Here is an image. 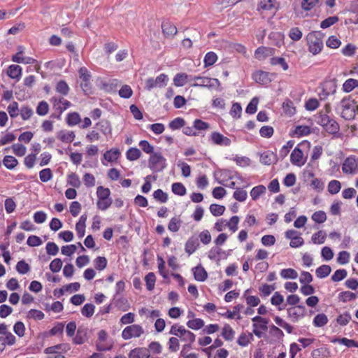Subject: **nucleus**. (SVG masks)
<instances>
[{
  "label": "nucleus",
  "instance_id": "8fccbe9b",
  "mask_svg": "<svg viewBox=\"0 0 358 358\" xmlns=\"http://www.w3.org/2000/svg\"><path fill=\"white\" fill-rule=\"evenodd\" d=\"M180 224L181 220L178 217H174L170 220L168 224V229L172 232H177L180 227Z\"/></svg>",
  "mask_w": 358,
  "mask_h": 358
},
{
  "label": "nucleus",
  "instance_id": "6e6552de",
  "mask_svg": "<svg viewBox=\"0 0 358 358\" xmlns=\"http://www.w3.org/2000/svg\"><path fill=\"white\" fill-rule=\"evenodd\" d=\"M168 81L167 76L162 73L158 76L155 79L149 78L146 80L145 86L148 90H151L156 87H163L166 85Z\"/></svg>",
  "mask_w": 358,
  "mask_h": 358
},
{
  "label": "nucleus",
  "instance_id": "a18cd8bd",
  "mask_svg": "<svg viewBox=\"0 0 358 358\" xmlns=\"http://www.w3.org/2000/svg\"><path fill=\"white\" fill-rule=\"evenodd\" d=\"M187 326L194 330H198L204 326V322L200 318L189 320L187 322Z\"/></svg>",
  "mask_w": 358,
  "mask_h": 358
},
{
  "label": "nucleus",
  "instance_id": "680f3d73",
  "mask_svg": "<svg viewBox=\"0 0 358 358\" xmlns=\"http://www.w3.org/2000/svg\"><path fill=\"white\" fill-rule=\"evenodd\" d=\"M56 91L62 95H67L69 92V85L65 81L60 80L56 85Z\"/></svg>",
  "mask_w": 358,
  "mask_h": 358
},
{
  "label": "nucleus",
  "instance_id": "aec40b11",
  "mask_svg": "<svg viewBox=\"0 0 358 358\" xmlns=\"http://www.w3.org/2000/svg\"><path fill=\"white\" fill-rule=\"evenodd\" d=\"M87 329L79 328L76 335L73 338V342L76 345H81L87 341Z\"/></svg>",
  "mask_w": 358,
  "mask_h": 358
},
{
  "label": "nucleus",
  "instance_id": "f257e3e1",
  "mask_svg": "<svg viewBox=\"0 0 358 358\" xmlns=\"http://www.w3.org/2000/svg\"><path fill=\"white\" fill-rule=\"evenodd\" d=\"M307 44L308 50L313 55L319 54L323 48L322 34L320 31L310 32L307 36Z\"/></svg>",
  "mask_w": 358,
  "mask_h": 358
},
{
  "label": "nucleus",
  "instance_id": "423d86ee",
  "mask_svg": "<svg viewBox=\"0 0 358 358\" xmlns=\"http://www.w3.org/2000/svg\"><path fill=\"white\" fill-rule=\"evenodd\" d=\"M342 171L345 174L356 175L358 173V158L354 155L348 157L342 164Z\"/></svg>",
  "mask_w": 358,
  "mask_h": 358
},
{
  "label": "nucleus",
  "instance_id": "6e6d98bb",
  "mask_svg": "<svg viewBox=\"0 0 358 358\" xmlns=\"http://www.w3.org/2000/svg\"><path fill=\"white\" fill-rule=\"evenodd\" d=\"M139 146L141 148L143 151L150 155L155 152L154 147L147 141L143 140L139 143Z\"/></svg>",
  "mask_w": 358,
  "mask_h": 358
},
{
  "label": "nucleus",
  "instance_id": "bb28decb",
  "mask_svg": "<svg viewBox=\"0 0 358 358\" xmlns=\"http://www.w3.org/2000/svg\"><path fill=\"white\" fill-rule=\"evenodd\" d=\"M331 272V268L329 265H322L315 271L316 276L319 278H324L327 277Z\"/></svg>",
  "mask_w": 358,
  "mask_h": 358
},
{
  "label": "nucleus",
  "instance_id": "e433bc0d",
  "mask_svg": "<svg viewBox=\"0 0 358 358\" xmlns=\"http://www.w3.org/2000/svg\"><path fill=\"white\" fill-rule=\"evenodd\" d=\"M240 218L238 216H232L229 221L226 220L227 227L231 232L234 233L238 230V224Z\"/></svg>",
  "mask_w": 358,
  "mask_h": 358
},
{
  "label": "nucleus",
  "instance_id": "de8ad7c7",
  "mask_svg": "<svg viewBox=\"0 0 358 358\" xmlns=\"http://www.w3.org/2000/svg\"><path fill=\"white\" fill-rule=\"evenodd\" d=\"M320 0H302L301 6L305 11L311 10L319 3Z\"/></svg>",
  "mask_w": 358,
  "mask_h": 358
},
{
  "label": "nucleus",
  "instance_id": "4c0bfd02",
  "mask_svg": "<svg viewBox=\"0 0 358 358\" xmlns=\"http://www.w3.org/2000/svg\"><path fill=\"white\" fill-rule=\"evenodd\" d=\"M280 276L284 279H296L298 277V273L293 268H285L281 270Z\"/></svg>",
  "mask_w": 358,
  "mask_h": 358
},
{
  "label": "nucleus",
  "instance_id": "c03bdc74",
  "mask_svg": "<svg viewBox=\"0 0 358 358\" xmlns=\"http://www.w3.org/2000/svg\"><path fill=\"white\" fill-rule=\"evenodd\" d=\"M327 234L324 231H319L313 234L311 240L315 244H322L326 239Z\"/></svg>",
  "mask_w": 358,
  "mask_h": 358
},
{
  "label": "nucleus",
  "instance_id": "ddd939ff",
  "mask_svg": "<svg viewBox=\"0 0 358 358\" xmlns=\"http://www.w3.org/2000/svg\"><path fill=\"white\" fill-rule=\"evenodd\" d=\"M13 62L16 63H22V64H34L36 60L30 57H24L23 56V48L19 47L18 52L13 56L12 58Z\"/></svg>",
  "mask_w": 358,
  "mask_h": 358
},
{
  "label": "nucleus",
  "instance_id": "cd10ccee",
  "mask_svg": "<svg viewBox=\"0 0 358 358\" xmlns=\"http://www.w3.org/2000/svg\"><path fill=\"white\" fill-rule=\"evenodd\" d=\"M22 74V68L19 65H10L8 70V75L11 78L17 79L20 78Z\"/></svg>",
  "mask_w": 358,
  "mask_h": 358
},
{
  "label": "nucleus",
  "instance_id": "f3484780",
  "mask_svg": "<svg viewBox=\"0 0 358 358\" xmlns=\"http://www.w3.org/2000/svg\"><path fill=\"white\" fill-rule=\"evenodd\" d=\"M69 350V347L66 343L57 344L54 346L48 347L44 350L45 354H60L61 352H66Z\"/></svg>",
  "mask_w": 358,
  "mask_h": 358
},
{
  "label": "nucleus",
  "instance_id": "c85d7f7f",
  "mask_svg": "<svg viewBox=\"0 0 358 358\" xmlns=\"http://www.w3.org/2000/svg\"><path fill=\"white\" fill-rule=\"evenodd\" d=\"M275 0H262L259 2L257 10H271L275 8Z\"/></svg>",
  "mask_w": 358,
  "mask_h": 358
},
{
  "label": "nucleus",
  "instance_id": "7c9ffc66",
  "mask_svg": "<svg viewBox=\"0 0 358 358\" xmlns=\"http://www.w3.org/2000/svg\"><path fill=\"white\" fill-rule=\"evenodd\" d=\"M187 331V330L183 326L175 324L171 327L169 334L182 339L185 334L184 332H186Z\"/></svg>",
  "mask_w": 358,
  "mask_h": 358
},
{
  "label": "nucleus",
  "instance_id": "c756f323",
  "mask_svg": "<svg viewBox=\"0 0 358 358\" xmlns=\"http://www.w3.org/2000/svg\"><path fill=\"white\" fill-rule=\"evenodd\" d=\"M189 78H190V76L186 73H177L173 78V83L177 87L184 86Z\"/></svg>",
  "mask_w": 358,
  "mask_h": 358
},
{
  "label": "nucleus",
  "instance_id": "5701e85b",
  "mask_svg": "<svg viewBox=\"0 0 358 358\" xmlns=\"http://www.w3.org/2000/svg\"><path fill=\"white\" fill-rule=\"evenodd\" d=\"M117 85V80H113L109 82L102 81L100 83V89L108 93L113 92L116 90Z\"/></svg>",
  "mask_w": 358,
  "mask_h": 358
},
{
  "label": "nucleus",
  "instance_id": "b1692460",
  "mask_svg": "<svg viewBox=\"0 0 358 358\" xmlns=\"http://www.w3.org/2000/svg\"><path fill=\"white\" fill-rule=\"evenodd\" d=\"M199 243L196 238H190L185 243V252L189 255H192L195 252Z\"/></svg>",
  "mask_w": 358,
  "mask_h": 358
},
{
  "label": "nucleus",
  "instance_id": "a878e982",
  "mask_svg": "<svg viewBox=\"0 0 358 358\" xmlns=\"http://www.w3.org/2000/svg\"><path fill=\"white\" fill-rule=\"evenodd\" d=\"M162 28L163 33L166 36H174L178 32L176 27L169 22H164Z\"/></svg>",
  "mask_w": 358,
  "mask_h": 358
},
{
  "label": "nucleus",
  "instance_id": "c9c22d12",
  "mask_svg": "<svg viewBox=\"0 0 358 358\" xmlns=\"http://www.w3.org/2000/svg\"><path fill=\"white\" fill-rule=\"evenodd\" d=\"M7 110L10 117H17L20 112V109H19L17 102L13 101L12 103H10L7 108Z\"/></svg>",
  "mask_w": 358,
  "mask_h": 358
},
{
  "label": "nucleus",
  "instance_id": "72a5a7b5",
  "mask_svg": "<svg viewBox=\"0 0 358 358\" xmlns=\"http://www.w3.org/2000/svg\"><path fill=\"white\" fill-rule=\"evenodd\" d=\"M333 343H338L344 345L348 348L356 347L358 348V341L348 339L347 338H337L332 341Z\"/></svg>",
  "mask_w": 358,
  "mask_h": 358
},
{
  "label": "nucleus",
  "instance_id": "f704fd0d",
  "mask_svg": "<svg viewBox=\"0 0 358 358\" xmlns=\"http://www.w3.org/2000/svg\"><path fill=\"white\" fill-rule=\"evenodd\" d=\"M266 192V187L262 185H258L253 187L250 192V196L252 200H257L261 195Z\"/></svg>",
  "mask_w": 358,
  "mask_h": 358
},
{
  "label": "nucleus",
  "instance_id": "09e8293b",
  "mask_svg": "<svg viewBox=\"0 0 358 358\" xmlns=\"http://www.w3.org/2000/svg\"><path fill=\"white\" fill-rule=\"evenodd\" d=\"M48 103L45 101H40L36 107V113L40 116H44L48 114Z\"/></svg>",
  "mask_w": 358,
  "mask_h": 358
},
{
  "label": "nucleus",
  "instance_id": "37998d69",
  "mask_svg": "<svg viewBox=\"0 0 358 358\" xmlns=\"http://www.w3.org/2000/svg\"><path fill=\"white\" fill-rule=\"evenodd\" d=\"M312 220L318 224L324 223L327 220L326 213L323 210H318L315 212L311 217Z\"/></svg>",
  "mask_w": 358,
  "mask_h": 358
},
{
  "label": "nucleus",
  "instance_id": "393cba45",
  "mask_svg": "<svg viewBox=\"0 0 358 358\" xmlns=\"http://www.w3.org/2000/svg\"><path fill=\"white\" fill-rule=\"evenodd\" d=\"M76 137L73 131H60L57 134V138L64 143H71Z\"/></svg>",
  "mask_w": 358,
  "mask_h": 358
},
{
  "label": "nucleus",
  "instance_id": "7ed1b4c3",
  "mask_svg": "<svg viewBox=\"0 0 358 358\" xmlns=\"http://www.w3.org/2000/svg\"><path fill=\"white\" fill-rule=\"evenodd\" d=\"M189 81H194L191 86L194 87H207L208 89H217L219 90L220 83L217 78H210L208 77L201 76H190Z\"/></svg>",
  "mask_w": 358,
  "mask_h": 358
},
{
  "label": "nucleus",
  "instance_id": "13d9d810",
  "mask_svg": "<svg viewBox=\"0 0 358 358\" xmlns=\"http://www.w3.org/2000/svg\"><path fill=\"white\" fill-rule=\"evenodd\" d=\"M112 204V199H99L97 201L96 206L97 208L101 210H107Z\"/></svg>",
  "mask_w": 358,
  "mask_h": 358
},
{
  "label": "nucleus",
  "instance_id": "412c9836",
  "mask_svg": "<svg viewBox=\"0 0 358 358\" xmlns=\"http://www.w3.org/2000/svg\"><path fill=\"white\" fill-rule=\"evenodd\" d=\"M120 155V152L117 148H112L106 151L103 154V158L108 162H115Z\"/></svg>",
  "mask_w": 358,
  "mask_h": 358
},
{
  "label": "nucleus",
  "instance_id": "4be33fe9",
  "mask_svg": "<svg viewBox=\"0 0 358 358\" xmlns=\"http://www.w3.org/2000/svg\"><path fill=\"white\" fill-rule=\"evenodd\" d=\"M194 276L196 280L203 282L207 277L208 274L206 270L201 266H196L193 268Z\"/></svg>",
  "mask_w": 358,
  "mask_h": 358
},
{
  "label": "nucleus",
  "instance_id": "4468645a",
  "mask_svg": "<svg viewBox=\"0 0 358 358\" xmlns=\"http://www.w3.org/2000/svg\"><path fill=\"white\" fill-rule=\"evenodd\" d=\"M277 161V155L270 150L263 152L260 156V162L264 165H271L276 163Z\"/></svg>",
  "mask_w": 358,
  "mask_h": 358
},
{
  "label": "nucleus",
  "instance_id": "864d4df0",
  "mask_svg": "<svg viewBox=\"0 0 358 358\" xmlns=\"http://www.w3.org/2000/svg\"><path fill=\"white\" fill-rule=\"evenodd\" d=\"M80 122V117L78 113H71L67 115L66 122L69 126H74Z\"/></svg>",
  "mask_w": 358,
  "mask_h": 358
},
{
  "label": "nucleus",
  "instance_id": "774afa93",
  "mask_svg": "<svg viewBox=\"0 0 358 358\" xmlns=\"http://www.w3.org/2000/svg\"><path fill=\"white\" fill-rule=\"evenodd\" d=\"M16 270L20 274H25L30 271L29 265L24 260L17 262Z\"/></svg>",
  "mask_w": 358,
  "mask_h": 358
},
{
  "label": "nucleus",
  "instance_id": "ea45409f",
  "mask_svg": "<svg viewBox=\"0 0 358 358\" xmlns=\"http://www.w3.org/2000/svg\"><path fill=\"white\" fill-rule=\"evenodd\" d=\"M341 188L340 181L337 180H331L328 184V191L331 194H336L338 193Z\"/></svg>",
  "mask_w": 358,
  "mask_h": 358
},
{
  "label": "nucleus",
  "instance_id": "a211bd4d",
  "mask_svg": "<svg viewBox=\"0 0 358 358\" xmlns=\"http://www.w3.org/2000/svg\"><path fill=\"white\" fill-rule=\"evenodd\" d=\"M252 78L255 81L261 85L267 84L271 81L268 78V73L262 71H258L253 73Z\"/></svg>",
  "mask_w": 358,
  "mask_h": 358
},
{
  "label": "nucleus",
  "instance_id": "20e7f679",
  "mask_svg": "<svg viewBox=\"0 0 358 358\" xmlns=\"http://www.w3.org/2000/svg\"><path fill=\"white\" fill-rule=\"evenodd\" d=\"M317 123L331 134H335L339 130L338 124L327 114L320 113L317 117Z\"/></svg>",
  "mask_w": 358,
  "mask_h": 358
},
{
  "label": "nucleus",
  "instance_id": "f03ea898",
  "mask_svg": "<svg viewBox=\"0 0 358 358\" xmlns=\"http://www.w3.org/2000/svg\"><path fill=\"white\" fill-rule=\"evenodd\" d=\"M167 166L166 159L159 150H156L148 159V167L153 172H161Z\"/></svg>",
  "mask_w": 358,
  "mask_h": 358
},
{
  "label": "nucleus",
  "instance_id": "1a4fd4ad",
  "mask_svg": "<svg viewBox=\"0 0 358 358\" xmlns=\"http://www.w3.org/2000/svg\"><path fill=\"white\" fill-rule=\"evenodd\" d=\"M306 308L304 306H296L287 308L288 317L292 322H296L300 317L304 315Z\"/></svg>",
  "mask_w": 358,
  "mask_h": 358
},
{
  "label": "nucleus",
  "instance_id": "79ce46f5",
  "mask_svg": "<svg viewBox=\"0 0 358 358\" xmlns=\"http://www.w3.org/2000/svg\"><path fill=\"white\" fill-rule=\"evenodd\" d=\"M145 281L146 284V287L148 290L151 291L154 289L156 277L154 273L150 272L145 277Z\"/></svg>",
  "mask_w": 358,
  "mask_h": 358
},
{
  "label": "nucleus",
  "instance_id": "603ef678",
  "mask_svg": "<svg viewBox=\"0 0 358 358\" xmlns=\"http://www.w3.org/2000/svg\"><path fill=\"white\" fill-rule=\"evenodd\" d=\"M234 198L240 201H245L248 196V193L245 190L242 188H236L233 194Z\"/></svg>",
  "mask_w": 358,
  "mask_h": 358
},
{
  "label": "nucleus",
  "instance_id": "e2e57ef3",
  "mask_svg": "<svg viewBox=\"0 0 358 358\" xmlns=\"http://www.w3.org/2000/svg\"><path fill=\"white\" fill-rule=\"evenodd\" d=\"M95 306L92 303H86L81 310V313L86 317H91L94 313Z\"/></svg>",
  "mask_w": 358,
  "mask_h": 358
},
{
  "label": "nucleus",
  "instance_id": "dca6fc26",
  "mask_svg": "<svg viewBox=\"0 0 358 358\" xmlns=\"http://www.w3.org/2000/svg\"><path fill=\"white\" fill-rule=\"evenodd\" d=\"M149 350L145 348H136L129 353V358H149Z\"/></svg>",
  "mask_w": 358,
  "mask_h": 358
},
{
  "label": "nucleus",
  "instance_id": "2f4dec72",
  "mask_svg": "<svg viewBox=\"0 0 358 358\" xmlns=\"http://www.w3.org/2000/svg\"><path fill=\"white\" fill-rule=\"evenodd\" d=\"M358 87V80L349 78L343 85V90L344 92L348 93L352 91L355 88Z\"/></svg>",
  "mask_w": 358,
  "mask_h": 358
},
{
  "label": "nucleus",
  "instance_id": "9d476101",
  "mask_svg": "<svg viewBox=\"0 0 358 358\" xmlns=\"http://www.w3.org/2000/svg\"><path fill=\"white\" fill-rule=\"evenodd\" d=\"M211 142L220 146H229L231 145V140L219 132H213L210 135Z\"/></svg>",
  "mask_w": 358,
  "mask_h": 358
},
{
  "label": "nucleus",
  "instance_id": "473e14b6",
  "mask_svg": "<svg viewBox=\"0 0 358 358\" xmlns=\"http://www.w3.org/2000/svg\"><path fill=\"white\" fill-rule=\"evenodd\" d=\"M141 156V152L136 148H131L126 152L127 159L129 161H135Z\"/></svg>",
  "mask_w": 358,
  "mask_h": 358
},
{
  "label": "nucleus",
  "instance_id": "052dcab7",
  "mask_svg": "<svg viewBox=\"0 0 358 358\" xmlns=\"http://www.w3.org/2000/svg\"><path fill=\"white\" fill-rule=\"evenodd\" d=\"M133 94V90L128 85H123L119 90V95L124 99H129Z\"/></svg>",
  "mask_w": 358,
  "mask_h": 358
},
{
  "label": "nucleus",
  "instance_id": "0eeeda50",
  "mask_svg": "<svg viewBox=\"0 0 358 358\" xmlns=\"http://www.w3.org/2000/svg\"><path fill=\"white\" fill-rule=\"evenodd\" d=\"M144 334L143 328L139 324H132L125 327L122 332V337L124 340L132 338H139Z\"/></svg>",
  "mask_w": 358,
  "mask_h": 358
},
{
  "label": "nucleus",
  "instance_id": "69168bd1",
  "mask_svg": "<svg viewBox=\"0 0 358 358\" xmlns=\"http://www.w3.org/2000/svg\"><path fill=\"white\" fill-rule=\"evenodd\" d=\"M39 178L40 180L43 182H46L50 180L52 178V173L50 169L47 168L41 170L39 172Z\"/></svg>",
  "mask_w": 358,
  "mask_h": 358
},
{
  "label": "nucleus",
  "instance_id": "39448f33",
  "mask_svg": "<svg viewBox=\"0 0 358 358\" xmlns=\"http://www.w3.org/2000/svg\"><path fill=\"white\" fill-rule=\"evenodd\" d=\"M342 108L341 115L345 120L354 118L355 115L356 105L353 100L345 98L341 102Z\"/></svg>",
  "mask_w": 358,
  "mask_h": 358
},
{
  "label": "nucleus",
  "instance_id": "58836bf2",
  "mask_svg": "<svg viewBox=\"0 0 358 358\" xmlns=\"http://www.w3.org/2000/svg\"><path fill=\"white\" fill-rule=\"evenodd\" d=\"M329 351L324 348H320L313 350L311 355L313 358H327L329 356Z\"/></svg>",
  "mask_w": 358,
  "mask_h": 358
},
{
  "label": "nucleus",
  "instance_id": "5fc2aeb1",
  "mask_svg": "<svg viewBox=\"0 0 358 358\" xmlns=\"http://www.w3.org/2000/svg\"><path fill=\"white\" fill-rule=\"evenodd\" d=\"M327 322V317L323 313L317 315L313 320L314 325L318 327L324 326Z\"/></svg>",
  "mask_w": 358,
  "mask_h": 358
},
{
  "label": "nucleus",
  "instance_id": "338daca9",
  "mask_svg": "<svg viewBox=\"0 0 358 358\" xmlns=\"http://www.w3.org/2000/svg\"><path fill=\"white\" fill-rule=\"evenodd\" d=\"M348 275L347 271L344 268L336 270L331 276V280L338 282L344 279Z\"/></svg>",
  "mask_w": 358,
  "mask_h": 358
},
{
  "label": "nucleus",
  "instance_id": "49530a36",
  "mask_svg": "<svg viewBox=\"0 0 358 358\" xmlns=\"http://www.w3.org/2000/svg\"><path fill=\"white\" fill-rule=\"evenodd\" d=\"M253 338V336H252V334L250 333L248 334H241L238 340H237V343L239 345L241 346H243V347H245V346H247L250 341Z\"/></svg>",
  "mask_w": 358,
  "mask_h": 358
},
{
  "label": "nucleus",
  "instance_id": "0e129e2a",
  "mask_svg": "<svg viewBox=\"0 0 358 358\" xmlns=\"http://www.w3.org/2000/svg\"><path fill=\"white\" fill-rule=\"evenodd\" d=\"M20 115L23 120H27L30 119V117L33 115L34 112L33 110L27 106H23L20 108Z\"/></svg>",
  "mask_w": 358,
  "mask_h": 358
},
{
  "label": "nucleus",
  "instance_id": "3c124183",
  "mask_svg": "<svg viewBox=\"0 0 358 358\" xmlns=\"http://www.w3.org/2000/svg\"><path fill=\"white\" fill-rule=\"evenodd\" d=\"M172 192L177 195L184 196L187 190L185 187L180 182H175L172 185Z\"/></svg>",
  "mask_w": 358,
  "mask_h": 358
},
{
  "label": "nucleus",
  "instance_id": "9b49d317",
  "mask_svg": "<svg viewBox=\"0 0 358 358\" xmlns=\"http://www.w3.org/2000/svg\"><path fill=\"white\" fill-rule=\"evenodd\" d=\"M50 101L52 103L53 107L62 113L64 110H66L71 106V103L64 98H59L53 96Z\"/></svg>",
  "mask_w": 358,
  "mask_h": 358
},
{
  "label": "nucleus",
  "instance_id": "2eb2a0df",
  "mask_svg": "<svg viewBox=\"0 0 358 358\" xmlns=\"http://www.w3.org/2000/svg\"><path fill=\"white\" fill-rule=\"evenodd\" d=\"M78 73L80 78L82 80V83L80 84L81 87L84 91H87L89 88L91 76L85 67H81L79 69Z\"/></svg>",
  "mask_w": 358,
  "mask_h": 358
},
{
  "label": "nucleus",
  "instance_id": "a19ab883",
  "mask_svg": "<svg viewBox=\"0 0 358 358\" xmlns=\"http://www.w3.org/2000/svg\"><path fill=\"white\" fill-rule=\"evenodd\" d=\"M234 334H235L234 331L230 327L229 324H227L224 326V327L222 329V335L225 340L232 341L234 338Z\"/></svg>",
  "mask_w": 358,
  "mask_h": 358
},
{
  "label": "nucleus",
  "instance_id": "f8f14e48",
  "mask_svg": "<svg viewBox=\"0 0 358 358\" xmlns=\"http://www.w3.org/2000/svg\"><path fill=\"white\" fill-rule=\"evenodd\" d=\"M290 161L294 165L301 166L306 163L303 153L298 147L295 148L290 155Z\"/></svg>",
  "mask_w": 358,
  "mask_h": 358
},
{
  "label": "nucleus",
  "instance_id": "bf43d9fd",
  "mask_svg": "<svg viewBox=\"0 0 358 358\" xmlns=\"http://www.w3.org/2000/svg\"><path fill=\"white\" fill-rule=\"evenodd\" d=\"M3 163L7 169H13L17 165V160L13 156H6Z\"/></svg>",
  "mask_w": 358,
  "mask_h": 358
},
{
  "label": "nucleus",
  "instance_id": "6ab92c4d",
  "mask_svg": "<svg viewBox=\"0 0 358 358\" xmlns=\"http://www.w3.org/2000/svg\"><path fill=\"white\" fill-rule=\"evenodd\" d=\"M267 324H268V323H264L263 321L260 322L259 323H254L252 324V327H253L252 332H253V334L255 336H257L258 338H261L262 336V334L264 332H266L267 330H268Z\"/></svg>",
  "mask_w": 358,
  "mask_h": 358
},
{
  "label": "nucleus",
  "instance_id": "4d7b16f0",
  "mask_svg": "<svg viewBox=\"0 0 358 358\" xmlns=\"http://www.w3.org/2000/svg\"><path fill=\"white\" fill-rule=\"evenodd\" d=\"M68 184L73 187H79L81 185V182L78 175L75 173H71L68 176L67 180Z\"/></svg>",
  "mask_w": 358,
  "mask_h": 358
}]
</instances>
